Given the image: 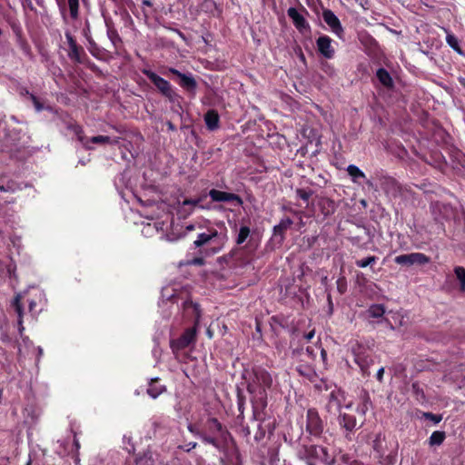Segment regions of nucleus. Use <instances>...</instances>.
Listing matches in <instances>:
<instances>
[{
    "mask_svg": "<svg viewBox=\"0 0 465 465\" xmlns=\"http://www.w3.org/2000/svg\"><path fill=\"white\" fill-rule=\"evenodd\" d=\"M171 207L168 210V213L165 214L167 218L171 215L170 226L171 232L166 234L168 241H175L181 237H183L195 229V225L192 223H182V220L186 219L190 213L191 209L188 208L190 205H168Z\"/></svg>",
    "mask_w": 465,
    "mask_h": 465,
    "instance_id": "f257e3e1",
    "label": "nucleus"
},
{
    "mask_svg": "<svg viewBox=\"0 0 465 465\" xmlns=\"http://www.w3.org/2000/svg\"><path fill=\"white\" fill-rule=\"evenodd\" d=\"M27 298L29 303V311L33 314H37L41 310L42 306L45 303V297L44 292L36 287H31L27 291L18 293L14 302L13 306L18 315V325L20 332L23 331V306L22 300Z\"/></svg>",
    "mask_w": 465,
    "mask_h": 465,
    "instance_id": "f03ea898",
    "label": "nucleus"
},
{
    "mask_svg": "<svg viewBox=\"0 0 465 465\" xmlns=\"http://www.w3.org/2000/svg\"><path fill=\"white\" fill-rule=\"evenodd\" d=\"M299 456L306 460L307 465H317L318 463L331 465L334 462L333 457L328 453L325 448L316 445L303 446L299 451Z\"/></svg>",
    "mask_w": 465,
    "mask_h": 465,
    "instance_id": "7ed1b4c3",
    "label": "nucleus"
},
{
    "mask_svg": "<svg viewBox=\"0 0 465 465\" xmlns=\"http://www.w3.org/2000/svg\"><path fill=\"white\" fill-rule=\"evenodd\" d=\"M272 384V378L271 374L263 369H256L253 381L249 384L248 390L251 393H256L260 399H263L266 389H269Z\"/></svg>",
    "mask_w": 465,
    "mask_h": 465,
    "instance_id": "20e7f679",
    "label": "nucleus"
},
{
    "mask_svg": "<svg viewBox=\"0 0 465 465\" xmlns=\"http://www.w3.org/2000/svg\"><path fill=\"white\" fill-rule=\"evenodd\" d=\"M351 351L354 356V361L361 369L362 374L368 375L369 368L373 363L369 351L361 344L356 342L351 346Z\"/></svg>",
    "mask_w": 465,
    "mask_h": 465,
    "instance_id": "39448f33",
    "label": "nucleus"
},
{
    "mask_svg": "<svg viewBox=\"0 0 465 465\" xmlns=\"http://www.w3.org/2000/svg\"><path fill=\"white\" fill-rule=\"evenodd\" d=\"M352 407V401H347L346 395L341 389H335L330 393L327 409L329 411H341L342 408L350 410Z\"/></svg>",
    "mask_w": 465,
    "mask_h": 465,
    "instance_id": "423d86ee",
    "label": "nucleus"
},
{
    "mask_svg": "<svg viewBox=\"0 0 465 465\" xmlns=\"http://www.w3.org/2000/svg\"><path fill=\"white\" fill-rule=\"evenodd\" d=\"M74 134L76 135L78 141L87 149H93L90 145V143H117V139H112L109 136L105 135H97L94 136L91 139H88L84 136L83 130L79 125H74L72 127Z\"/></svg>",
    "mask_w": 465,
    "mask_h": 465,
    "instance_id": "0eeeda50",
    "label": "nucleus"
},
{
    "mask_svg": "<svg viewBox=\"0 0 465 465\" xmlns=\"http://www.w3.org/2000/svg\"><path fill=\"white\" fill-rule=\"evenodd\" d=\"M80 448L75 435H69L64 440L57 441L56 452L60 456L74 455Z\"/></svg>",
    "mask_w": 465,
    "mask_h": 465,
    "instance_id": "6e6552de",
    "label": "nucleus"
},
{
    "mask_svg": "<svg viewBox=\"0 0 465 465\" xmlns=\"http://www.w3.org/2000/svg\"><path fill=\"white\" fill-rule=\"evenodd\" d=\"M143 74L164 96L170 99L173 97L174 93L173 92L172 86L168 81L150 70H144Z\"/></svg>",
    "mask_w": 465,
    "mask_h": 465,
    "instance_id": "1a4fd4ad",
    "label": "nucleus"
},
{
    "mask_svg": "<svg viewBox=\"0 0 465 465\" xmlns=\"http://www.w3.org/2000/svg\"><path fill=\"white\" fill-rule=\"evenodd\" d=\"M395 262L401 265H413L420 264L423 265L430 262V258L421 252H412L409 254H401L396 256L394 259Z\"/></svg>",
    "mask_w": 465,
    "mask_h": 465,
    "instance_id": "9d476101",
    "label": "nucleus"
},
{
    "mask_svg": "<svg viewBox=\"0 0 465 465\" xmlns=\"http://www.w3.org/2000/svg\"><path fill=\"white\" fill-rule=\"evenodd\" d=\"M195 327L187 329L184 333L177 340L171 341V347L173 351H178L189 346L195 340Z\"/></svg>",
    "mask_w": 465,
    "mask_h": 465,
    "instance_id": "9b49d317",
    "label": "nucleus"
},
{
    "mask_svg": "<svg viewBox=\"0 0 465 465\" xmlns=\"http://www.w3.org/2000/svg\"><path fill=\"white\" fill-rule=\"evenodd\" d=\"M307 430L312 435H319L322 431V423L315 410H309L307 411Z\"/></svg>",
    "mask_w": 465,
    "mask_h": 465,
    "instance_id": "f8f14e48",
    "label": "nucleus"
},
{
    "mask_svg": "<svg viewBox=\"0 0 465 465\" xmlns=\"http://www.w3.org/2000/svg\"><path fill=\"white\" fill-rule=\"evenodd\" d=\"M322 18L331 32L341 37L343 33V28L336 15L332 11L326 9L322 12Z\"/></svg>",
    "mask_w": 465,
    "mask_h": 465,
    "instance_id": "ddd939ff",
    "label": "nucleus"
},
{
    "mask_svg": "<svg viewBox=\"0 0 465 465\" xmlns=\"http://www.w3.org/2000/svg\"><path fill=\"white\" fill-rule=\"evenodd\" d=\"M331 43L332 40L328 35H322L316 41L318 51L327 59H331L335 54V49Z\"/></svg>",
    "mask_w": 465,
    "mask_h": 465,
    "instance_id": "4468645a",
    "label": "nucleus"
},
{
    "mask_svg": "<svg viewBox=\"0 0 465 465\" xmlns=\"http://www.w3.org/2000/svg\"><path fill=\"white\" fill-rule=\"evenodd\" d=\"M289 17L292 20L295 27L301 32L305 33L310 30V25L305 20L304 16L298 12L294 7H290L287 10Z\"/></svg>",
    "mask_w": 465,
    "mask_h": 465,
    "instance_id": "2eb2a0df",
    "label": "nucleus"
},
{
    "mask_svg": "<svg viewBox=\"0 0 465 465\" xmlns=\"http://www.w3.org/2000/svg\"><path fill=\"white\" fill-rule=\"evenodd\" d=\"M209 194L213 202H236L237 203H242V199L234 193L211 190Z\"/></svg>",
    "mask_w": 465,
    "mask_h": 465,
    "instance_id": "dca6fc26",
    "label": "nucleus"
},
{
    "mask_svg": "<svg viewBox=\"0 0 465 465\" xmlns=\"http://www.w3.org/2000/svg\"><path fill=\"white\" fill-rule=\"evenodd\" d=\"M347 172L354 183L361 184L363 180H366L365 173L354 164H350L347 167Z\"/></svg>",
    "mask_w": 465,
    "mask_h": 465,
    "instance_id": "f3484780",
    "label": "nucleus"
},
{
    "mask_svg": "<svg viewBox=\"0 0 465 465\" xmlns=\"http://www.w3.org/2000/svg\"><path fill=\"white\" fill-rule=\"evenodd\" d=\"M156 205H145V204H143L141 205V207L143 208V210H134V209H131L132 213H134V215H135L136 213L139 214L141 217L145 214V219L146 220H158L160 219V217L157 215L156 218H154L153 215H151V213L152 211L149 210L150 208H153V207H155ZM134 223H144V221L143 220H137V219H134Z\"/></svg>",
    "mask_w": 465,
    "mask_h": 465,
    "instance_id": "a211bd4d",
    "label": "nucleus"
},
{
    "mask_svg": "<svg viewBox=\"0 0 465 465\" xmlns=\"http://www.w3.org/2000/svg\"><path fill=\"white\" fill-rule=\"evenodd\" d=\"M65 37L67 39L69 49H70L69 50L70 57L76 61H79L81 48H79L77 46L76 42L74 41V39L73 38V36L71 35L70 33H66Z\"/></svg>",
    "mask_w": 465,
    "mask_h": 465,
    "instance_id": "6ab92c4d",
    "label": "nucleus"
},
{
    "mask_svg": "<svg viewBox=\"0 0 465 465\" xmlns=\"http://www.w3.org/2000/svg\"><path fill=\"white\" fill-rule=\"evenodd\" d=\"M183 310L187 315L192 314L195 317V325H197L200 317L198 305L193 303L192 301H185L183 302Z\"/></svg>",
    "mask_w": 465,
    "mask_h": 465,
    "instance_id": "aec40b11",
    "label": "nucleus"
},
{
    "mask_svg": "<svg viewBox=\"0 0 465 465\" xmlns=\"http://www.w3.org/2000/svg\"><path fill=\"white\" fill-rule=\"evenodd\" d=\"M205 124L210 130L218 128L219 125V115L213 111H208L204 116Z\"/></svg>",
    "mask_w": 465,
    "mask_h": 465,
    "instance_id": "412c9836",
    "label": "nucleus"
},
{
    "mask_svg": "<svg viewBox=\"0 0 465 465\" xmlns=\"http://www.w3.org/2000/svg\"><path fill=\"white\" fill-rule=\"evenodd\" d=\"M340 424L347 430L351 431L356 427L357 422L353 416L348 414H341Z\"/></svg>",
    "mask_w": 465,
    "mask_h": 465,
    "instance_id": "4be33fe9",
    "label": "nucleus"
},
{
    "mask_svg": "<svg viewBox=\"0 0 465 465\" xmlns=\"http://www.w3.org/2000/svg\"><path fill=\"white\" fill-rule=\"evenodd\" d=\"M445 438L446 434L444 431L436 430L432 432V434L430 436L428 440V444L430 447L440 446L443 443Z\"/></svg>",
    "mask_w": 465,
    "mask_h": 465,
    "instance_id": "5701e85b",
    "label": "nucleus"
},
{
    "mask_svg": "<svg viewBox=\"0 0 465 465\" xmlns=\"http://www.w3.org/2000/svg\"><path fill=\"white\" fill-rule=\"evenodd\" d=\"M217 236V232L215 230L210 231L209 232H203L198 235L197 240L194 241V245L196 247H200L208 242H210L213 238Z\"/></svg>",
    "mask_w": 465,
    "mask_h": 465,
    "instance_id": "b1692460",
    "label": "nucleus"
},
{
    "mask_svg": "<svg viewBox=\"0 0 465 465\" xmlns=\"http://www.w3.org/2000/svg\"><path fill=\"white\" fill-rule=\"evenodd\" d=\"M165 390V387L163 385H158L156 383V380H152L149 387L147 389V393L153 398L156 399L160 394H162Z\"/></svg>",
    "mask_w": 465,
    "mask_h": 465,
    "instance_id": "393cba45",
    "label": "nucleus"
},
{
    "mask_svg": "<svg viewBox=\"0 0 465 465\" xmlns=\"http://www.w3.org/2000/svg\"><path fill=\"white\" fill-rule=\"evenodd\" d=\"M292 224V221L290 219L282 220L278 225H275L273 228L274 237L278 238L279 242L282 241V232L287 229Z\"/></svg>",
    "mask_w": 465,
    "mask_h": 465,
    "instance_id": "a878e982",
    "label": "nucleus"
},
{
    "mask_svg": "<svg viewBox=\"0 0 465 465\" xmlns=\"http://www.w3.org/2000/svg\"><path fill=\"white\" fill-rule=\"evenodd\" d=\"M164 301L177 302L175 290L171 286H166L162 290V302Z\"/></svg>",
    "mask_w": 465,
    "mask_h": 465,
    "instance_id": "bb28decb",
    "label": "nucleus"
},
{
    "mask_svg": "<svg viewBox=\"0 0 465 465\" xmlns=\"http://www.w3.org/2000/svg\"><path fill=\"white\" fill-rule=\"evenodd\" d=\"M377 77L380 82L385 86H391L392 80L390 74L385 69H379L377 71Z\"/></svg>",
    "mask_w": 465,
    "mask_h": 465,
    "instance_id": "cd10ccee",
    "label": "nucleus"
},
{
    "mask_svg": "<svg viewBox=\"0 0 465 465\" xmlns=\"http://www.w3.org/2000/svg\"><path fill=\"white\" fill-rule=\"evenodd\" d=\"M180 79H181V82H180V84L188 89V90H193L194 89L195 85H196V83L194 81V79L191 76V75H187V74H180Z\"/></svg>",
    "mask_w": 465,
    "mask_h": 465,
    "instance_id": "c85d7f7f",
    "label": "nucleus"
},
{
    "mask_svg": "<svg viewBox=\"0 0 465 465\" xmlns=\"http://www.w3.org/2000/svg\"><path fill=\"white\" fill-rule=\"evenodd\" d=\"M361 403L357 407L356 411L361 415H365L369 410V396L366 392L361 395Z\"/></svg>",
    "mask_w": 465,
    "mask_h": 465,
    "instance_id": "c756f323",
    "label": "nucleus"
},
{
    "mask_svg": "<svg viewBox=\"0 0 465 465\" xmlns=\"http://www.w3.org/2000/svg\"><path fill=\"white\" fill-rule=\"evenodd\" d=\"M457 279L460 282V290L465 291V269L461 266H457L454 269Z\"/></svg>",
    "mask_w": 465,
    "mask_h": 465,
    "instance_id": "7c9ffc66",
    "label": "nucleus"
},
{
    "mask_svg": "<svg viewBox=\"0 0 465 465\" xmlns=\"http://www.w3.org/2000/svg\"><path fill=\"white\" fill-rule=\"evenodd\" d=\"M250 235V229L247 226H242L239 230L236 242L237 244L243 243Z\"/></svg>",
    "mask_w": 465,
    "mask_h": 465,
    "instance_id": "2f4dec72",
    "label": "nucleus"
},
{
    "mask_svg": "<svg viewBox=\"0 0 465 465\" xmlns=\"http://www.w3.org/2000/svg\"><path fill=\"white\" fill-rule=\"evenodd\" d=\"M135 465H153V460L150 453H144L135 460Z\"/></svg>",
    "mask_w": 465,
    "mask_h": 465,
    "instance_id": "473e14b6",
    "label": "nucleus"
},
{
    "mask_svg": "<svg viewBox=\"0 0 465 465\" xmlns=\"http://www.w3.org/2000/svg\"><path fill=\"white\" fill-rule=\"evenodd\" d=\"M446 42L447 44L454 50L460 53V45L457 37L452 34H448L446 35Z\"/></svg>",
    "mask_w": 465,
    "mask_h": 465,
    "instance_id": "72a5a7b5",
    "label": "nucleus"
},
{
    "mask_svg": "<svg viewBox=\"0 0 465 465\" xmlns=\"http://www.w3.org/2000/svg\"><path fill=\"white\" fill-rule=\"evenodd\" d=\"M376 261H377V258L375 256H369L365 259L356 261L355 263L360 268H365L367 266H370V265L375 263Z\"/></svg>",
    "mask_w": 465,
    "mask_h": 465,
    "instance_id": "f704fd0d",
    "label": "nucleus"
},
{
    "mask_svg": "<svg viewBox=\"0 0 465 465\" xmlns=\"http://www.w3.org/2000/svg\"><path fill=\"white\" fill-rule=\"evenodd\" d=\"M369 312L371 317L379 318L384 314L385 310L382 305H373L370 308Z\"/></svg>",
    "mask_w": 465,
    "mask_h": 465,
    "instance_id": "c9c22d12",
    "label": "nucleus"
},
{
    "mask_svg": "<svg viewBox=\"0 0 465 465\" xmlns=\"http://www.w3.org/2000/svg\"><path fill=\"white\" fill-rule=\"evenodd\" d=\"M70 14L73 18H76L78 15L79 2L78 0H68Z\"/></svg>",
    "mask_w": 465,
    "mask_h": 465,
    "instance_id": "e433bc0d",
    "label": "nucleus"
},
{
    "mask_svg": "<svg viewBox=\"0 0 465 465\" xmlns=\"http://www.w3.org/2000/svg\"><path fill=\"white\" fill-rule=\"evenodd\" d=\"M423 416L426 419L431 420L435 424L439 423L442 420V417L440 415H436L430 412H425Z\"/></svg>",
    "mask_w": 465,
    "mask_h": 465,
    "instance_id": "4c0bfd02",
    "label": "nucleus"
},
{
    "mask_svg": "<svg viewBox=\"0 0 465 465\" xmlns=\"http://www.w3.org/2000/svg\"><path fill=\"white\" fill-rule=\"evenodd\" d=\"M394 319L399 322V325H401V326L405 325L407 322L405 316L403 314H401V312H396L394 314Z\"/></svg>",
    "mask_w": 465,
    "mask_h": 465,
    "instance_id": "58836bf2",
    "label": "nucleus"
},
{
    "mask_svg": "<svg viewBox=\"0 0 465 465\" xmlns=\"http://www.w3.org/2000/svg\"><path fill=\"white\" fill-rule=\"evenodd\" d=\"M209 424L211 429H214L216 430H221L222 425L216 419H210Z\"/></svg>",
    "mask_w": 465,
    "mask_h": 465,
    "instance_id": "ea45409f",
    "label": "nucleus"
},
{
    "mask_svg": "<svg viewBox=\"0 0 465 465\" xmlns=\"http://www.w3.org/2000/svg\"><path fill=\"white\" fill-rule=\"evenodd\" d=\"M202 439L205 443L212 444L213 446L217 447V441L214 438L203 436Z\"/></svg>",
    "mask_w": 465,
    "mask_h": 465,
    "instance_id": "a19ab883",
    "label": "nucleus"
},
{
    "mask_svg": "<svg viewBox=\"0 0 465 465\" xmlns=\"http://www.w3.org/2000/svg\"><path fill=\"white\" fill-rule=\"evenodd\" d=\"M206 199V194H204L202 198H200L198 201H191V200H184L182 203L187 204V203H198V202L204 201Z\"/></svg>",
    "mask_w": 465,
    "mask_h": 465,
    "instance_id": "79ce46f5",
    "label": "nucleus"
},
{
    "mask_svg": "<svg viewBox=\"0 0 465 465\" xmlns=\"http://www.w3.org/2000/svg\"><path fill=\"white\" fill-rule=\"evenodd\" d=\"M383 373H384V368L381 367L377 371V380L381 381H382V377H383Z\"/></svg>",
    "mask_w": 465,
    "mask_h": 465,
    "instance_id": "37998d69",
    "label": "nucleus"
},
{
    "mask_svg": "<svg viewBox=\"0 0 465 465\" xmlns=\"http://www.w3.org/2000/svg\"><path fill=\"white\" fill-rule=\"evenodd\" d=\"M314 334H315V331H314V330H312V331H309L307 334H305L304 337L307 341H311L314 337Z\"/></svg>",
    "mask_w": 465,
    "mask_h": 465,
    "instance_id": "c03bdc74",
    "label": "nucleus"
},
{
    "mask_svg": "<svg viewBox=\"0 0 465 465\" xmlns=\"http://www.w3.org/2000/svg\"><path fill=\"white\" fill-rule=\"evenodd\" d=\"M188 430H189L192 433H193V434H195V435H198V434H199V433L196 431V430H195L194 426H193V425H192V424H189V425H188Z\"/></svg>",
    "mask_w": 465,
    "mask_h": 465,
    "instance_id": "a18cd8bd",
    "label": "nucleus"
},
{
    "mask_svg": "<svg viewBox=\"0 0 465 465\" xmlns=\"http://www.w3.org/2000/svg\"><path fill=\"white\" fill-rule=\"evenodd\" d=\"M34 99V103H35V108L37 111H41L42 110V106L39 104V103L36 101L35 97H33Z\"/></svg>",
    "mask_w": 465,
    "mask_h": 465,
    "instance_id": "49530a36",
    "label": "nucleus"
},
{
    "mask_svg": "<svg viewBox=\"0 0 465 465\" xmlns=\"http://www.w3.org/2000/svg\"><path fill=\"white\" fill-rule=\"evenodd\" d=\"M301 198L303 200V201H308L309 200V194L307 193H301Z\"/></svg>",
    "mask_w": 465,
    "mask_h": 465,
    "instance_id": "de8ad7c7",
    "label": "nucleus"
},
{
    "mask_svg": "<svg viewBox=\"0 0 465 465\" xmlns=\"http://www.w3.org/2000/svg\"><path fill=\"white\" fill-rule=\"evenodd\" d=\"M170 72H171L172 74H176V75H177V76H179V77H180V74H182V73H180L178 70L173 69V68H171V69H170Z\"/></svg>",
    "mask_w": 465,
    "mask_h": 465,
    "instance_id": "09e8293b",
    "label": "nucleus"
},
{
    "mask_svg": "<svg viewBox=\"0 0 465 465\" xmlns=\"http://www.w3.org/2000/svg\"><path fill=\"white\" fill-rule=\"evenodd\" d=\"M145 230H146V233H149L150 231L152 230V225L150 223H146V227H145Z\"/></svg>",
    "mask_w": 465,
    "mask_h": 465,
    "instance_id": "8fccbe9b",
    "label": "nucleus"
},
{
    "mask_svg": "<svg viewBox=\"0 0 465 465\" xmlns=\"http://www.w3.org/2000/svg\"><path fill=\"white\" fill-rule=\"evenodd\" d=\"M196 446V443L195 442H190L188 444V450H192V449H194Z\"/></svg>",
    "mask_w": 465,
    "mask_h": 465,
    "instance_id": "3c124183",
    "label": "nucleus"
},
{
    "mask_svg": "<svg viewBox=\"0 0 465 465\" xmlns=\"http://www.w3.org/2000/svg\"><path fill=\"white\" fill-rule=\"evenodd\" d=\"M143 5H147V6H151L152 3H151L150 0H143Z\"/></svg>",
    "mask_w": 465,
    "mask_h": 465,
    "instance_id": "603ef678",
    "label": "nucleus"
},
{
    "mask_svg": "<svg viewBox=\"0 0 465 465\" xmlns=\"http://www.w3.org/2000/svg\"><path fill=\"white\" fill-rule=\"evenodd\" d=\"M363 182H365L370 187H372L373 186V183L371 180L367 179L366 180H363Z\"/></svg>",
    "mask_w": 465,
    "mask_h": 465,
    "instance_id": "864d4df0",
    "label": "nucleus"
},
{
    "mask_svg": "<svg viewBox=\"0 0 465 465\" xmlns=\"http://www.w3.org/2000/svg\"><path fill=\"white\" fill-rule=\"evenodd\" d=\"M206 334L210 339L213 338V331L210 329H207Z\"/></svg>",
    "mask_w": 465,
    "mask_h": 465,
    "instance_id": "5fc2aeb1",
    "label": "nucleus"
},
{
    "mask_svg": "<svg viewBox=\"0 0 465 465\" xmlns=\"http://www.w3.org/2000/svg\"><path fill=\"white\" fill-rule=\"evenodd\" d=\"M321 355H322V359L324 361L325 358H326V351H325V350H323V349L321 350Z\"/></svg>",
    "mask_w": 465,
    "mask_h": 465,
    "instance_id": "6e6d98bb",
    "label": "nucleus"
},
{
    "mask_svg": "<svg viewBox=\"0 0 465 465\" xmlns=\"http://www.w3.org/2000/svg\"><path fill=\"white\" fill-rule=\"evenodd\" d=\"M163 223H164V222L163 221V222H162V224H163ZM159 224H161V223H159V222H155V223H154V224H153V228H155L156 230H158V225H159Z\"/></svg>",
    "mask_w": 465,
    "mask_h": 465,
    "instance_id": "4d7b16f0",
    "label": "nucleus"
},
{
    "mask_svg": "<svg viewBox=\"0 0 465 465\" xmlns=\"http://www.w3.org/2000/svg\"><path fill=\"white\" fill-rule=\"evenodd\" d=\"M130 441H131V438H130V437L124 436V442H128V443H130Z\"/></svg>",
    "mask_w": 465,
    "mask_h": 465,
    "instance_id": "13d9d810",
    "label": "nucleus"
},
{
    "mask_svg": "<svg viewBox=\"0 0 465 465\" xmlns=\"http://www.w3.org/2000/svg\"><path fill=\"white\" fill-rule=\"evenodd\" d=\"M126 449H127V450H128L129 452H131V451H134V446H133V445H131V447H130V448L126 447Z\"/></svg>",
    "mask_w": 465,
    "mask_h": 465,
    "instance_id": "bf43d9fd",
    "label": "nucleus"
},
{
    "mask_svg": "<svg viewBox=\"0 0 465 465\" xmlns=\"http://www.w3.org/2000/svg\"><path fill=\"white\" fill-rule=\"evenodd\" d=\"M306 351H307V352H308V353H312V351H311V349H310V348H307V350H306Z\"/></svg>",
    "mask_w": 465,
    "mask_h": 465,
    "instance_id": "052dcab7",
    "label": "nucleus"
},
{
    "mask_svg": "<svg viewBox=\"0 0 465 465\" xmlns=\"http://www.w3.org/2000/svg\"><path fill=\"white\" fill-rule=\"evenodd\" d=\"M78 461H79V460H78V458H77V457H75V462H76V464H78Z\"/></svg>",
    "mask_w": 465,
    "mask_h": 465,
    "instance_id": "680f3d73",
    "label": "nucleus"
},
{
    "mask_svg": "<svg viewBox=\"0 0 465 465\" xmlns=\"http://www.w3.org/2000/svg\"><path fill=\"white\" fill-rule=\"evenodd\" d=\"M31 464V460H28L26 465H30Z\"/></svg>",
    "mask_w": 465,
    "mask_h": 465,
    "instance_id": "e2e57ef3",
    "label": "nucleus"
}]
</instances>
